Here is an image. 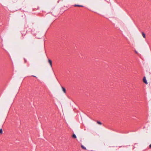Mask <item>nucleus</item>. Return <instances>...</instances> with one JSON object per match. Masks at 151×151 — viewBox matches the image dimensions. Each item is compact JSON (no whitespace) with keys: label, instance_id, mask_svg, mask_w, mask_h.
Listing matches in <instances>:
<instances>
[{"label":"nucleus","instance_id":"nucleus-2","mask_svg":"<svg viewBox=\"0 0 151 151\" xmlns=\"http://www.w3.org/2000/svg\"><path fill=\"white\" fill-rule=\"evenodd\" d=\"M143 82L145 84H147V80H146V78L145 77H144L143 79Z\"/></svg>","mask_w":151,"mask_h":151},{"label":"nucleus","instance_id":"nucleus-4","mask_svg":"<svg viewBox=\"0 0 151 151\" xmlns=\"http://www.w3.org/2000/svg\"><path fill=\"white\" fill-rule=\"evenodd\" d=\"M26 32L27 31L25 32V31L21 32V34L22 36H24L25 35Z\"/></svg>","mask_w":151,"mask_h":151},{"label":"nucleus","instance_id":"nucleus-8","mask_svg":"<svg viewBox=\"0 0 151 151\" xmlns=\"http://www.w3.org/2000/svg\"><path fill=\"white\" fill-rule=\"evenodd\" d=\"M81 147L82 149H83L85 150H86V147H85L83 145H81Z\"/></svg>","mask_w":151,"mask_h":151},{"label":"nucleus","instance_id":"nucleus-13","mask_svg":"<svg viewBox=\"0 0 151 151\" xmlns=\"http://www.w3.org/2000/svg\"><path fill=\"white\" fill-rule=\"evenodd\" d=\"M32 76V77H36V78L37 77L36 76H34V75Z\"/></svg>","mask_w":151,"mask_h":151},{"label":"nucleus","instance_id":"nucleus-7","mask_svg":"<svg viewBox=\"0 0 151 151\" xmlns=\"http://www.w3.org/2000/svg\"><path fill=\"white\" fill-rule=\"evenodd\" d=\"M142 35L143 37L144 38H145V37H146L145 34L143 32H142Z\"/></svg>","mask_w":151,"mask_h":151},{"label":"nucleus","instance_id":"nucleus-12","mask_svg":"<svg viewBox=\"0 0 151 151\" xmlns=\"http://www.w3.org/2000/svg\"><path fill=\"white\" fill-rule=\"evenodd\" d=\"M24 63H27V60H26V59L25 58H24Z\"/></svg>","mask_w":151,"mask_h":151},{"label":"nucleus","instance_id":"nucleus-1","mask_svg":"<svg viewBox=\"0 0 151 151\" xmlns=\"http://www.w3.org/2000/svg\"><path fill=\"white\" fill-rule=\"evenodd\" d=\"M32 33L34 35L38 38H40L39 35L41 33L39 30V29L36 28L35 29H33L31 30Z\"/></svg>","mask_w":151,"mask_h":151},{"label":"nucleus","instance_id":"nucleus-9","mask_svg":"<svg viewBox=\"0 0 151 151\" xmlns=\"http://www.w3.org/2000/svg\"><path fill=\"white\" fill-rule=\"evenodd\" d=\"M72 137L73 138H76V135L74 134H73L72 136Z\"/></svg>","mask_w":151,"mask_h":151},{"label":"nucleus","instance_id":"nucleus-14","mask_svg":"<svg viewBox=\"0 0 151 151\" xmlns=\"http://www.w3.org/2000/svg\"><path fill=\"white\" fill-rule=\"evenodd\" d=\"M149 147L151 148V144L149 145Z\"/></svg>","mask_w":151,"mask_h":151},{"label":"nucleus","instance_id":"nucleus-5","mask_svg":"<svg viewBox=\"0 0 151 151\" xmlns=\"http://www.w3.org/2000/svg\"><path fill=\"white\" fill-rule=\"evenodd\" d=\"M74 6L75 7L78 6L79 7H83L84 6L83 5L78 4H75L74 5Z\"/></svg>","mask_w":151,"mask_h":151},{"label":"nucleus","instance_id":"nucleus-6","mask_svg":"<svg viewBox=\"0 0 151 151\" xmlns=\"http://www.w3.org/2000/svg\"><path fill=\"white\" fill-rule=\"evenodd\" d=\"M62 87V90H63V92L64 93H66V91L65 88L63 87Z\"/></svg>","mask_w":151,"mask_h":151},{"label":"nucleus","instance_id":"nucleus-3","mask_svg":"<svg viewBox=\"0 0 151 151\" xmlns=\"http://www.w3.org/2000/svg\"><path fill=\"white\" fill-rule=\"evenodd\" d=\"M48 62L49 63L51 67H52V61L51 60L48 59Z\"/></svg>","mask_w":151,"mask_h":151},{"label":"nucleus","instance_id":"nucleus-10","mask_svg":"<svg viewBox=\"0 0 151 151\" xmlns=\"http://www.w3.org/2000/svg\"><path fill=\"white\" fill-rule=\"evenodd\" d=\"M97 122L98 124L100 125H101L102 124V123L99 121H97Z\"/></svg>","mask_w":151,"mask_h":151},{"label":"nucleus","instance_id":"nucleus-11","mask_svg":"<svg viewBox=\"0 0 151 151\" xmlns=\"http://www.w3.org/2000/svg\"><path fill=\"white\" fill-rule=\"evenodd\" d=\"M3 133V130L2 129H0V134H2Z\"/></svg>","mask_w":151,"mask_h":151}]
</instances>
